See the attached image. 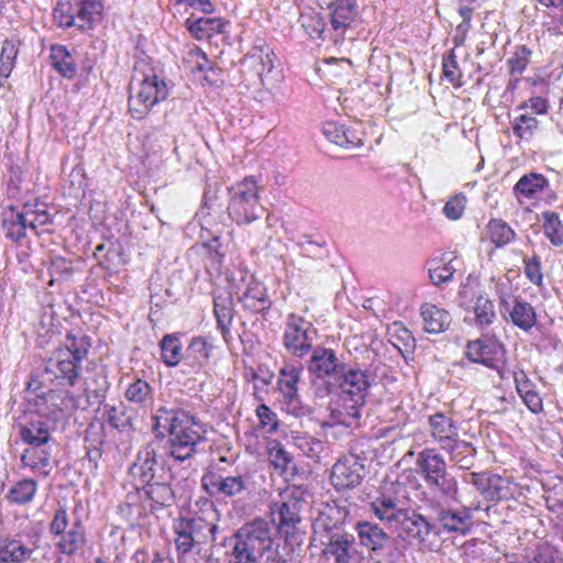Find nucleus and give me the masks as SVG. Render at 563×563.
<instances>
[{"mask_svg":"<svg viewBox=\"0 0 563 563\" xmlns=\"http://www.w3.org/2000/svg\"><path fill=\"white\" fill-rule=\"evenodd\" d=\"M103 4L99 0H81L75 13L76 26L79 30L91 29L97 18L101 16Z\"/></svg>","mask_w":563,"mask_h":563,"instance_id":"46","label":"nucleus"},{"mask_svg":"<svg viewBox=\"0 0 563 563\" xmlns=\"http://www.w3.org/2000/svg\"><path fill=\"white\" fill-rule=\"evenodd\" d=\"M227 22L216 18L187 19L186 26L197 38L210 37L213 33H222Z\"/></svg>","mask_w":563,"mask_h":563,"instance_id":"43","label":"nucleus"},{"mask_svg":"<svg viewBox=\"0 0 563 563\" xmlns=\"http://www.w3.org/2000/svg\"><path fill=\"white\" fill-rule=\"evenodd\" d=\"M213 313L217 320V328L225 343H231V325L234 317V302L231 294L219 292L213 296Z\"/></svg>","mask_w":563,"mask_h":563,"instance_id":"22","label":"nucleus"},{"mask_svg":"<svg viewBox=\"0 0 563 563\" xmlns=\"http://www.w3.org/2000/svg\"><path fill=\"white\" fill-rule=\"evenodd\" d=\"M511 322L523 331H530L537 323L534 308L519 297L514 299V306L509 311Z\"/></svg>","mask_w":563,"mask_h":563,"instance_id":"41","label":"nucleus"},{"mask_svg":"<svg viewBox=\"0 0 563 563\" xmlns=\"http://www.w3.org/2000/svg\"><path fill=\"white\" fill-rule=\"evenodd\" d=\"M456 268L452 265V260L445 262L444 260L433 258L430 262L429 278L435 286L446 284L453 278Z\"/></svg>","mask_w":563,"mask_h":563,"instance_id":"52","label":"nucleus"},{"mask_svg":"<svg viewBox=\"0 0 563 563\" xmlns=\"http://www.w3.org/2000/svg\"><path fill=\"white\" fill-rule=\"evenodd\" d=\"M313 324L297 313H288L283 330V347L292 357L303 358L313 347Z\"/></svg>","mask_w":563,"mask_h":563,"instance_id":"6","label":"nucleus"},{"mask_svg":"<svg viewBox=\"0 0 563 563\" xmlns=\"http://www.w3.org/2000/svg\"><path fill=\"white\" fill-rule=\"evenodd\" d=\"M1 228L4 236L14 242L21 243L26 238V231L30 229L27 217L24 209L19 210L16 207L10 206L3 210L1 214Z\"/></svg>","mask_w":563,"mask_h":563,"instance_id":"25","label":"nucleus"},{"mask_svg":"<svg viewBox=\"0 0 563 563\" xmlns=\"http://www.w3.org/2000/svg\"><path fill=\"white\" fill-rule=\"evenodd\" d=\"M239 301L245 310L252 313H265L273 305L265 285L255 279L247 284L245 290L239 296Z\"/></svg>","mask_w":563,"mask_h":563,"instance_id":"23","label":"nucleus"},{"mask_svg":"<svg viewBox=\"0 0 563 563\" xmlns=\"http://www.w3.org/2000/svg\"><path fill=\"white\" fill-rule=\"evenodd\" d=\"M465 355L471 362L496 369L500 378L505 377L500 365L505 361L506 349L495 336L484 335L470 341L466 345Z\"/></svg>","mask_w":563,"mask_h":563,"instance_id":"12","label":"nucleus"},{"mask_svg":"<svg viewBox=\"0 0 563 563\" xmlns=\"http://www.w3.org/2000/svg\"><path fill=\"white\" fill-rule=\"evenodd\" d=\"M161 357L165 365L174 367L183 358V344L177 333L165 334L159 343Z\"/></svg>","mask_w":563,"mask_h":563,"instance_id":"47","label":"nucleus"},{"mask_svg":"<svg viewBox=\"0 0 563 563\" xmlns=\"http://www.w3.org/2000/svg\"><path fill=\"white\" fill-rule=\"evenodd\" d=\"M488 233L492 242L497 246L508 244L515 239V231L506 222L497 219L489 221Z\"/></svg>","mask_w":563,"mask_h":563,"instance_id":"54","label":"nucleus"},{"mask_svg":"<svg viewBox=\"0 0 563 563\" xmlns=\"http://www.w3.org/2000/svg\"><path fill=\"white\" fill-rule=\"evenodd\" d=\"M345 365L346 363L339 358L333 349L317 345L310 351L307 371L311 376L322 380L328 390V383L334 382L338 375L344 371Z\"/></svg>","mask_w":563,"mask_h":563,"instance_id":"13","label":"nucleus"},{"mask_svg":"<svg viewBox=\"0 0 563 563\" xmlns=\"http://www.w3.org/2000/svg\"><path fill=\"white\" fill-rule=\"evenodd\" d=\"M258 191L254 176L245 177L231 188L228 212L238 224H249L263 214L264 209L258 201Z\"/></svg>","mask_w":563,"mask_h":563,"instance_id":"3","label":"nucleus"},{"mask_svg":"<svg viewBox=\"0 0 563 563\" xmlns=\"http://www.w3.org/2000/svg\"><path fill=\"white\" fill-rule=\"evenodd\" d=\"M416 472L424 481L427 478L448 473L444 456L434 448H424L418 453Z\"/></svg>","mask_w":563,"mask_h":563,"instance_id":"26","label":"nucleus"},{"mask_svg":"<svg viewBox=\"0 0 563 563\" xmlns=\"http://www.w3.org/2000/svg\"><path fill=\"white\" fill-rule=\"evenodd\" d=\"M130 474L142 486L157 481H172L173 475L163 463L157 461V452L152 443L140 449L130 467Z\"/></svg>","mask_w":563,"mask_h":563,"instance_id":"11","label":"nucleus"},{"mask_svg":"<svg viewBox=\"0 0 563 563\" xmlns=\"http://www.w3.org/2000/svg\"><path fill=\"white\" fill-rule=\"evenodd\" d=\"M81 363L67 351L55 350L45 362L43 382L58 386H74L79 378Z\"/></svg>","mask_w":563,"mask_h":563,"instance_id":"10","label":"nucleus"},{"mask_svg":"<svg viewBox=\"0 0 563 563\" xmlns=\"http://www.w3.org/2000/svg\"><path fill=\"white\" fill-rule=\"evenodd\" d=\"M449 453L450 460L462 470H471L476 461V449L471 442L455 440L444 449Z\"/></svg>","mask_w":563,"mask_h":563,"instance_id":"40","label":"nucleus"},{"mask_svg":"<svg viewBox=\"0 0 563 563\" xmlns=\"http://www.w3.org/2000/svg\"><path fill=\"white\" fill-rule=\"evenodd\" d=\"M482 509L481 501H471L462 509L439 507L435 510L434 521L438 528L448 533L466 536L473 528V511Z\"/></svg>","mask_w":563,"mask_h":563,"instance_id":"15","label":"nucleus"},{"mask_svg":"<svg viewBox=\"0 0 563 563\" xmlns=\"http://www.w3.org/2000/svg\"><path fill=\"white\" fill-rule=\"evenodd\" d=\"M391 336L395 339L393 344L402 355L411 352L416 345V339L411 332L400 323H394V333H391Z\"/></svg>","mask_w":563,"mask_h":563,"instance_id":"57","label":"nucleus"},{"mask_svg":"<svg viewBox=\"0 0 563 563\" xmlns=\"http://www.w3.org/2000/svg\"><path fill=\"white\" fill-rule=\"evenodd\" d=\"M174 532L176 534L175 545L179 556H185L189 554L195 545L194 539L189 537V534L178 525L177 521L174 523Z\"/></svg>","mask_w":563,"mask_h":563,"instance_id":"62","label":"nucleus"},{"mask_svg":"<svg viewBox=\"0 0 563 563\" xmlns=\"http://www.w3.org/2000/svg\"><path fill=\"white\" fill-rule=\"evenodd\" d=\"M360 544L369 552L378 553L390 542V537L376 523L358 521L355 526Z\"/></svg>","mask_w":563,"mask_h":563,"instance_id":"27","label":"nucleus"},{"mask_svg":"<svg viewBox=\"0 0 563 563\" xmlns=\"http://www.w3.org/2000/svg\"><path fill=\"white\" fill-rule=\"evenodd\" d=\"M37 492V482L32 478H23L14 483L8 490L5 498L10 504H30Z\"/></svg>","mask_w":563,"mask_h":563,"instance_id":"45","label":"nucleus"},{"mask_svg":"<svg viewBox=\"0 0 563 563\" xmlns=\"http://www.w3.org/2000/svg\"><path fill=\"white\" fill-rule=\"evenodd\" d=\"M90 343L86 336H76L73 333H67L64 345L57 350L67 351L71 356L76 357L78 362L87 356Z\"/></svg>","mask_w":563,"mask_h":563,"instance_id":"55","label":"nucleus"},{"mask_svg":"<svg viewBox=\"0 0 563 563\" xmlns=\"http://www.w3.org/2000/svg\"><path fill=\"white\" fill-rule=\"evenodd\" d=\"M21 461L25 466L40 472L44 476L49 475L53 468L51 451L47 445H30L23 451Z\"/></svg>","mask_w":563,"mask_h":563,"instance_id":"35","label":"nucleus"},{"mask_svg":"<svg viewBox=\"0 0 563 563\" xmlns=\"http://www.w3.org/2000/svg\"><path fill=\"white\" fill-rule=\"evenodd\" d=\"M398 527L409 539L429 550H432L440 537V529L435 523L430 522L424 516L410 508H408Z\"/></svg>","mask_w":563,"mask_h":563,"instance_id":"16","label":"nucleus"},{"mask_svg":"<svg viewBox=\"0 0 563 563\" xmlns=\"http://www.w3.org/2000/svg\"><path fill=\"white\" fill-rule=\"evenodd\" d=\"M408 508L407 489L399 482L391 483L385 493L371 503V511L393 527H398Z\"/></svg>","mask_w":563,"mask_h":563,"instance_id":"7","label":"nucleus"},{"mask_svg":"<svg viewBox=\"0 0 563 563\" xmlns=\"http://www.w3.org/2000/svg\"><path fill=\"white\" fill-rule=\"evenodd\" d=\"M176 521L194 539L196 544H203L208 541L214 543L217 541L219 527L212 521H207L200 516L181 517Z\"/></svg>","mask_w":563,"mask_h":563,"instance_id":"24","label":"nucleus"},{"mask_svg":"<svg viewBox=\"0 0 563 563\" xmlns=\"http://www.w3.org/2000/svg\"><path fill=\"white\" fill-rule=\"evenodd\" d=\"M53 19L60 27L76 26V16L69 1H58L53 11Z\"/></svg>","mask_w":563,"mask_h":563,"instance_id":"58","label":"nucleus"},{"mask_svg":"<svg viewBox=\"0 0 563 563\" xmlns=\"http://www.w3.org/2000/svg\"><path fill=\"white\" fill-rule=\"evenodd\" d=\"M153 387L146 380L137 378L129 384L124 397L130 404L143 407L153 400Z\"/></svg>","mask_w":563,"mask_h":563,"instance_id":"48","label":"nucleus"},{"mask_svg":"<svg viewBox=\"0 0 563 563\" xmlns=\"http://www.w3.org/2000/svg\"><path fill=\"white\" fill-rule=\"evenodd\" d=\"M57 550L65 555L71 556L86 543V534L80 520L73 522L68 531L58 534Z\"/></svg>","mask_w":563,"mask_h":563,"instance_id":"39","label":"nucleus"},{"mask_svg":"<svg viewBox=\"0 0 563 563\" xmlns=\"http://www.w3.org/2000/svg\"><path fill=\"white\" fill-rule=\"evenodd\" d=\"M104 417L111 428L121 433L133 432V418L128 413L126 406L122 401L104 404Z\"/></svg>","mask_w":563,"mask_h":563,"instance_id":"37","label":"nucleus"},{"mask_svg":"<svg viewBox=\"0 0 563 563\" xmlns=\"http://www.w3.org/2000/svg\"><path fill=\"white\" fill-rule=\"evenodd\" d=\"M431 435L440 448L444 450L459 439V428L456 423L442 412H435L429 417Z\"/></svg>","mask_w":563,"mask_h":563,"instance_id":"28","label":"nucleus"},{"mask_svg":"<svg viewBox=\"0 0 563 563\" xmlns=\"http://www.w3.org/2000/svg\"><path fill=\"white\" fill-rule=\"evenodd\" d=\"M298 246L300 247V255L302 257V261L298 263L299 269L307 268L305 263L306 258L323 261L327 257L324 241L316 242L310 239H306L305 241L298 242Z\"/></svg>","mask_w":563,"mask_h":563,"instance_id":"53","label":"nucleus"},{"mask_svg":"<svg viewBox=\"0 0 563 563\" xmlns=\"http://www.w3.org/2000/svg\"><path fill=\"white\" fill-rule=\"evenodd\" d=\"M299 23L306 33L313 40H323L325 31V21L319 12L312 10L302 12L299 16Z\"/></svg>","mask_w":563,"mask_h":563,"instance_id":"50","label":"nucleus"},{"mask_svg":"<svg viewBox=\"0 0 563 563\" xmlns=\"http://www.w3.org/2000/svg\"><path fill=\"white\" fill-rule=\"evenodd\" d=\"M470 483L488 501H500L512 496L510 482L498 474L471 473Z\"/></svg>","mask_w":563,"mask_h":563,"instance_id":"20","label":"nucleus"},{"mask_svg":"<svg viewBox=\"0 0 563 563\" xmlns=\"http://www.w3.org/2000/svg\"><path fill=\"white\" fill-rule=\"evenodd\" d=\"M350 516V509L345 500H332L322 504L318 517L313 522V533L324 536L331 532L344 531L342 526Z\"/></svg>","mask_w":563,"mask_h":563,"instance_id":"18","label":"nucleus"},{"mask_svg":"<svg viewBox=\"0 0 563 563\" xmlns=\"http://www.w3.org/2000/svg\"><path fill=\"white\" fill-rule=\"evenodd\" d=\"M295 444L306 456L316 461H319L320 454L324 450L323 442L313 437L297 438Z\"/></svg>","mask_w":563,"mask_h":563,"instance_id":"61","label":"nucleus"},{"mask_svg":"<svg viewBox=\"0 0 563 563\" xmlns=\"http://www.w3.org/2000/svg\"><path fill=\"white\" fill-rule=\"evenodd\" d=\"M168 87L157 75L145 76L137 86L130 87L129 112L135 120L144 119L154 106L168 97Z\"/></svg>","mask_w":563,"mask_h":563,"instance_id":"4","label":"nucleus"},{"mask_svg":"<svg viewBox=\"0 0 563 563\" xmlns=\"http://www.w3.org/2000/svg\"><path fill=\"white\" fill-rule=\"evenodd\" d=\"M153 432L164 439L168 434L167 455L177 462L190 460L205 442V428L192 415L177 406H159L152 417Z\"/></svg>","mask_w":563,"mask_h":563,"instance_id":"1","label":"nucleus"},{"mask_svg":"<svg viewBox=\"0 0 563 563\" xmlns=\"http://www.w3.org/2000/svg\"><path fill=\"white\" fill-rule=\"evenodd\" d=\"M427 489L433 498L440 500H459V482L452 474L444 473L423 481Z\"/></svg>","mask_w":563,"mask_h":563,"instance_id":"29","label":"nucleus"},{"mask_svg":"<svg viewBox=\"0 0 563 563\" xmlns=\"http://www.w3.org/2000/svg\"><path fill=\"white\" fill-rule=\"evenodd\" d=\"M170 483L172 481H155L143 486L146 497L152 501V510H162L174 505L175 493Z\"/></svg>","mask_w":563,"mask_h":563,"instance_id":"32","label":"nucleus"},{"mask_svg":"<svg viewBox=\"0 0 563 563\" xmlns=\"http://www.w3.org/2000/svg\"><path fill=\"white\" fill-rule=\"evenodd\" d=\"M525 274L527 278L537 286L542 285L543 274L541 271V260L538 255H533L531 258H523Z\"/></svg>","mask_w":563,"mask_h":563,"instance_id":"64","label":"nucleus"},{"mask_svg":"<svg viewBox=\"0 0 563 563\" xmlns=\"http://www.w3.org/2000/svg\"><path fill=\"white\" fill-rule=\"evenodd\" d=\"M365 476V467L356 455L341 457L332 466L331 484L336 490L352 489L358 486Z\"/></svg>","mask_w":563,"mask_h":563,"instance_id":"17","label":"nucleus"},{"mask_svg":"<svg viewBox=\"0 0 563 563\" xmlns=\"http://www.w3.org/2000/svg\"><path fill=\"white\" fill-rule=\"evenodd\" d=\"M539 128V121L531 113H521L511 120L514 134L521 141L532 139Z\"/></svg>","mask_w":563,"mask_h":563,"instance_id":"51","label":"nucleus"},{"mask_svg":"<svg viewBox=\"0 0 563 563\" xmlns=\"http://www.w3.org/2000/svg\"><path fill=\"white\" fill-rule=\"evenodd\" d=\"M52 67L64 78L73 79L77 74V65L70 51L64 45L54 44L49 48Z\"/></svg>","mask_w":563,"mask_h":563,"instance_id":"36","label":"nucleus"},{"mask_svg":"<svg viewBox=\"0 0 563 563\" xmlns=\"http://www.w3.org/2000/svg\"><path fill=\"white\" fill-rule=\"evenodd\" d=\"M220 544L231 547L227 553L230 555L229 563H260L263 560L268 562L278 548L275 527L263 518L243 523Z\"/></svg>","mask_w":563,"mask_h":563,"instance_id":"2","label":"nucleus"},{"mask_svg":"<svg viewBox=\"0 0 563 563\" xmlns=\"http://www.w3.org/2000/svg\"><path fill=\"white\" fill-rule=\"evenodd\" d=\"M421 318L423 321V329L431 334H439L444 332L451 324V314L449 311L439 308L438 306L426 302L420 308Z\"/></svg>","mask_w":563,"mask_h":563,"instance_id":"31","label":"nucleus"},{"mask_svg":"<svg viewBox=\"0 0 563 563\" xmlns=\"http://www.w3.org/2000/svg\"><path fill=\"white\" fill-rule=\"evenodd\" d=\"M367 369L351 367L347 364L334 382L328 383V394L336 391L343 397L353 398L365 404L369 387L375 383Z\"/></svg>","mask_w":563,"mask_h":563,"instance_id":"8","label":"nucleus"},{"mask_svg":"<svg viewBox=\"0 0 563 563\" xmlns=\"http://www.w3.org/2000/svg\"><path fill=\"white\" fill-rule=\"evenodd\" d=\"M319 538L323 545L322 554L327 559H333L335 563H351L355 559L357 551L353 534L341 531L319 536Z\"/></svg>","mask_w":563,"mask_h":563,"instance_id":"19","label":"nucleus"},{"mask_svg":"<svg viewBox=\"0 0 563 563\" xmlns=\"http://www.w3.org/2000/svg\"><path fill=\"white\" fill-rule=\"evenodd\" d=\"M303 501L294 494L287 495L284 500L276 501L271 506L272 520L269 521L288 542L298 531L301 522V508Z\"/></svg>","mask_w":563,"mask_h":563,"instance_id":"9","label":"nucleus"},{"mask_svg":"<svg viewBox=\"0 0 563 563\" xmlns=\"http://www.w3.org/2000/svg\"><path fill=\"white\" fill-rule=\"evenodd\" d=\"M330 399L332 401H338L341 406L339 409L342 410V412L349 415V420L352 421V423L356 422V420L361 417V408L365 405L363 402H360L353 398L343 397V395L333 391L330 394Z\"/></svg>","mask_w":563,"mask_h":563,"instance_id":"59","label":"nucleus"},{"mask_svg":"<svg viewBox=\"0 0 563 563\" xmlns=\"http://www.w3.org/2000/svg\"><path fill=\"white\" fill-rule=\"evenodd\" d=\"M543 233L553 246L563 245V223L560 216L554 211L542 212Z\"/></svg>","mask_w":563,"mask_h":563,"instance_id":"49","label":"nucleus"},{"mask_svg":"<svg viewBox=\"0 0 563 563\" xmlns=\"http://www.w3.org/2000/svg\"><path fill=\"white\" fill-rule=\"evenodd\" d=\"M274 53L272 48L260 40L245 56V63H249L257 73L263 76L264 73H271L274 68Z\"/></svg>","mask_w":563,"mask_h":563,"instance_id":"38","label":"nucleus"},{"mask_svg":"<svg viewBox=\"0 0 563 563\" xmlns=\"http://www.w3.org/2000/svg\"><path fill=\"white\" fill-rule=\"evenodd\" d=\"M38 541L33 542V548L25 545L21 540L15 538L3 540L0 544V562L2 563H25L27 562L34 550L38 548Z\"/></svg>","mask_w":563,"mask_h":563,"instance_id":"33","label":"nucleus"},{"mask_svg":"<svg viewBox=\"0 0 563 563\" xmlns=\"http://www.w3.org/2000/svg\"><path fill=\"white\" fill-rule=\"evenodd\" d=\"M531 51L526 45L516 47L515 53L508 59L511 75H521L530 63Z\"/></svg>","mask_w":563,"mask_h":563,"instance_id":"60","label":"nucleus"},{"mask_svg":"<svg viewBox=\"0 0 563 563\" xmlns=\"http://www.w3.org/2000/svg\"><path fill=\"white\" fill-rule=\"evenodd\" d=\"M475 324L482 329L489 327L496 320V310L494 301L483 292L475 296L473 306Z\"/></svg>","mask_w":563,"mask_h":563,"instance_id":"44","label":"nucleus"},{"mask_svg":"<svg viewBox=\"0 0 563 563\" xmlns=\"http://www.w3.org/2000/svg\"><path fill=\"white\" fill-rule=\"evenodd\" d=\"M19 48L16 44L11 40H5L2 43L0 54V77L8 78L14 67L15 58Z\"/></svg>","mask_w":563,"mask_h":563,"instance_id":"56","label":"nucleus"},{"mask_svg":"<svg viewBox=\"0 0 563 563\" xmlns=\"http://www.w3.org/2000/svg\"><path fill=\"white\" fill-rule=\"evenodd\" d=\"M93 384L96 385V387L89 391L88 398H93V401L97 402L99 406H104V404H107V394L110 388V383L107 376L104 374L96 375Z\"/></svg>","mask_w":563,"mask_h":563,"instance_id":"63","label":"nucleus"},{"mask_svg":"<svg viewBox=\"0 0 563 563\" xmlns=\"http://www.w3.org/2000/svg\"><path fill=\"white\" fill-rule=\"evenodd\" d=\"M212 349V344L205 338L195 336L187 347L185 360L198 372L209 362Z\"/></svg>","mask_w":563,"mask_h":563,"instance_id":"42","label":"nucleus"},{"mask_svg":"<svg viewBox=\"0 0 563 563\" xmlns=\"http://www.w3.org/2000/svg\"><path fill=\"white\" fill-rule=\"evenodd\" d=\"M328 9L331 10L330 22L332 29L341 34L345 33L358 14L356 0H339Z\"/></svg>","mask_w":563,"mask_h":563,"instance_id":"30","label":"nucleus"},{"mask_svg":"<svg viewBox=\"0 0 563 563\" xmlns=\"http://www.w3.org/2000/svg\"><path fill=\"white\" fill-rule=\"evenodd\" d=\"M550 184L545 176L539 173H528L522 175L514 186V194L526 199H536L538 196L549 188Z\"/></svg>","mask_w":563,"mask_h":563,"instance_id":"34","label":"nucleus"},{"mask_svg":"<svg viewBox=\"0 0 563 563\" xmlns=\"http://www.w3.org/2000/svg\"><path fill=\"white\" fill-rule=\"evenodd\" d=\"M55 423L49 419L35 415L20 427L21 440L29 445H47L52 440Z\"/></svg>","mask_w":563,"mask_h":563,"instance_id":"21","label":"nucleus"},{"mask_svg":"<svg viewBox=\"0 0 563 563\" xmlns=\"http://www.w3.org/2000/svg\"><path fill=\"white\" fill-rule=\"evenodd\" d=\"M302 367L290 363L284 364L279 369L277 390L288 412L295 417L305 416L308 409L302 406L298 394V384L301 378Z\"/></svg>","mask_w":563,"mask_h":563,"instance_id":"14","label":"nucleus"},{"mask_svg":"<svg viewBox=\"0 0 563 563\" xmlns=\"http://www.w3.org/2000/svg\"><path fill=\"white\" fill-rule=\"evenodd\" d=\"M201 486L211 497L243 500L251 494V478L241 473L208 470L201 477Z\"/></svg>","mask_w":563,"mask_h":563,"instance_id":"5","label":"nucleus"}]
</instances>
